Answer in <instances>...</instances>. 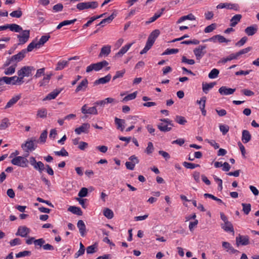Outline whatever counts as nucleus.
<instances>
[{
    "label": "nucleus",
    "mask_w": 259,
    "mask_h": 259,
    "mask_svg": "<svg viewBox=\"0 0 259 259\" xmlns=\"http://www.w3.org/2000/svg\"><path fill=\"white\" fill-rule=\"evenodd\" d=\"M35 68L31 66H25L22 67L17 71V74L19 76L22 83L24 82L23 79L24 77H29L32 75V72L34 71Z\"/></svg>",
    "instance_id": "1"
},
{
    "label": "nucleus",
    "mask_w": 259,
    "mask_h": 259,
    "mask_svg": "<svg viewBox=\"0 0 259 259\" xmlns=\"http://www.w3.org/2000/svg\"><path fill=\"white\" fill-rule=\"evenodd\" d=\"M27 154L25 157L23 156H16L11 160V163L14 165L22 167H27L28 166V163L29 160H27L26 157L28 156Z\"/></svg>",
    "instance_id": "2"
},
{
    "label": "nucleus",
    "mask_w": 259,
    "mask_h": 259,
    "mask_svg": "<svg viewBox=\"0 0 259 259\" xmlns=\"http://www.w3.org/2000/svg\"><path fill=\"white\" fill-rule=\"evenodd\" d=\"M108 64V62L105 60L97 63L92 64L87 67L86 72L89 73L93 70H95L96 71H99L102 69L104 67L107 66Z\"/></svg>",
    "instance_id": "3"
},
{
    "label": "nucleus",
    "mask_w": 259,
    "mask_h": 259,
    "mask_svg": "<svg viewBox=\"0 0 259 259\" xmlns=\"http://www.w3.org/2000/svg\"><path fill=\"white\" fill-rule=\"evenodd\" d=\"M98 3L96 1L82 2L76 5V8L80 11L88 9H96L98 7Z\"/></svg>",
    "instance_id": "4"
},
{
    "label": "nucleus",
    "mask_w": 259,
    "mask_h": 259,
    "mask_svg": "<svg viewBox=\"0 0 259 259\" xmlns=\"http://www.w3.org/2000/svg\"><path fill=\"white\" fill-rule=\"evenodd\" d=\"M45 240L43 238H40L36 239L34 241V244L35 246H38L37 247V249H39L42 247L45 250H54V247L49 243L45 244Z\"/></svg>",
    "instance_id": "5"
},
{
    "label": "nucleus",
    "mask_w": 259,
    "mask_h": 259,
    "mask_svg": "<svg viewBox=\"0 0 259 259\" xmlns=\"http://www.w3.org/2000/svg\"><path fill=\"white\" fill-rule=\"evenodd\" d=\"M36 142V139L34 137L26 141L25 143L21 145L22 148L29 154V152H32L35 150L36 146H35L34 143Z\"/></svg>",
    "instance_id": "6"
},
{
    "label": "nucleus",
    "mask_w": 259,
    "mask_h": 259,
    "mask_svg": "<svg viewBox=\"0 0 259 259\" xmlns=\"http://www.w3.org/2000/svg\"><path fill=\"white\" fill-rule=\"evenodd\" d=\"M29 162L30 165L33 166L34 169L38 171L39 173H41L45 169L44 164L41 161L37 162L34 157H30L29 158Z\"/></svg>",
    "instance_id": "7"
},
{
    "label": "nucleus",
    "mask_w": 259,
    "mask_h": 259,
    "mask_svg": "<svg viewBox=\"0 0 259 259\" xmlns=\"http://www.w3.org/2000/svg\"><path fill=\"white\" fill-rule=\"evenodd\" d=\"M21 33L17 35V38L19 39L18 44L20 45H23L27 42L30 37V30H24L21 31Z\"/></svg>",
    "instance_id": "8"
},
{
    "label": "nucleus",
    "mask_w": 259,
    "mask_h": 259,
    "mask_svg": "<svg viewBox=\"0 0 259 259\" xmlns=\"http://www.w3.org/2000/svg\"><path fill=\"white\" fill-rule=\"evenodd\" d=\"M3 79H5L4 81L5 83L8 84H19L21 85L22 84V82L21 81V79H20L19 76H14L12 77H7L4 76L3 77Z\"/></svg>",
    "instance_id": "9"
},
{
    "label": "nucleus",
    "mask_w": 259,
    "mask_h": 259,
    "mask_svg": "<svg viewBox=\"0 0 259 259\" xmlns=\"http://www.w3.org/2000/svg\"><path fill=\"white\" fill-rule=\"evenodd\" d=\"M206 48V46L201 45L198 46L193 50L194 54L196 58V59L200 60L202 57L205 54V52L204 50Z\"/></svg>",
    "instance_id": "10"
},
{
    "label": "nucleus",
    "mask_w": 259,
    "mask_h": 259,
    "mask_svg": "<svg viewBox=\"0 0 259 259\" xmlns=\"http://www.w3.org/2000/svg\"><path fill=\"white\" fill-rule=\"evenodd\" d=\"M217 9H224L226 8L230 10H234L235 11H238L239 9V6L237 4H232V3H220L217 6Z\"/></svg>",
    "instance_id": "11"
},
{
    "label": "nucleus",
    "mask_w": 259,
    "mask_h": 259,
    "mask_svg": "<svg viewBox=\"0 0 259 259\" xmlns=\"http://www.w3.org/2000/svg\"><path fill=\"white\" fill-rule=\"evenodd\" d=\"M90 125L88 123H84L79 127L76 128L74 130L75 133L77 135H80L82 133L87 134L89 132Z\"/></svg>",
    "instance_id": "12"
},
{
    "label": "nucleus",
    "mask_w": 259,
    "mask_h": 259,
    "mask_svg": "<svg viewBox=\"0 0 259 259\" xmlns=\"http://www.w3.org/2000/svg\"><path fill=\"white\" fill-rule=\"evenodd\" d=\"M26 54V49L21 50L17 54L11 57V60H13L14 62L17 63L25 57Z\"/></svg>",
    "instance_id": "13"
},
{
    "label": "nucleus",
    "mask_w": 259,
    "mask_h": 259,
    "mask_svg": "<svg viewBox=\"0 0 259 259\" xmlns=\"http://www.w3.org/2000/svg\"><path fill=\"white\" fill-rule=\"evenodd\" d=\"M87 105H84L81 108V112L83 114H89L97 115L98 111L95 106L87 108Z\"/></svg>",
    "instance_id": "14"
},
{
    "label": "nucleus",
    "mask_w": 259,
    "mask_h": 259,
    "mask_svg": "<svg viewBox=\"0 0 259 259\" xmlns=\"http://www.w3.org/2000/svg\"><path fill=\"white\" fill-rule=\"evenodd\" d=\"M29 233L30 229L28 228L26 226H20L18 228L16 235L22 237H26Z\"/></svg>",
    "instance_id": "15"
},
{
    "label": "nucleus",
    "mask_w": 259,
    "mask_h": 259,
    "mask_svg": "<svg viewBox=\"0 0 259 259\" xmlns=\"http://www.w3.org/2000/svg\"><path fill=\"white\" fill-rule=\"evenodd\" d=\"M160 34V31L158 29H155L149 35L147 42L151 45H153L156 39V38L159 36Z\"/></svg>",
    "instance_id": "16"
},
{
    "label": "nucleus",
    "mask_w": 259,
    "mask_h": 259,
    "mask_svg": "<svg viewBox=\"0 0 259 259\" xmlns=\"http://www.w3.org/2000/svg\"><path fill=\"white\" fill-rule=\"evenodd\" d=\"M236 244L238 246L239 244L242 245H246L249 244V237L248 236H241L236 237Z\"/></svg>",
    "instance_id": "17"
},
{
    "label": "nucleus",
    "mask_w": 259,
    "mask_h": 259,
    "mask_svg": "<svg viewBox=\"0 0 259 259\" xmlns=\"http://www.w3.org/2000/svg\"><path fill=\"white\" fill-rule=\"evenodd\" d=\"M235 91V89L229 88L226 86H223L219 89V92L222 95H232Z\"/></svg>",
    "instance_id": "18"
},
{
    "label": "nucleus",
    "mask_w": 259,
    "mask_h": 259,
    "mask_svg": "<svg viewBox=\"0 0 259 259\" xmlns=\"http://www.w3.org/2000/svg\"><path fill=\"white\" fill-rule=\"evenodd\" d=\"M222 246L226 249L227 252H228L230 253L235 254L239 252L238 250L234 249L229 242L225 241L223 242Z\"/></svg>",
    "instance_id": "19"
},
{
    "label": "nucleus",
    "mask_w": 259,
    "mask_h": 259,
    "mask_svg": "<svg viewBox=\"0 0 259 259\" xmlns=\"http://www.w3.org/2000/svg\"><path fill=\"white\" fill-rule=\"evenodd\" d=\"M133 44V43L128 44L122 47L121 49L119 51V52L115 54V57L117 58L122 57L124 54H125L127 52V51L130 49V48L131 47Z\"/></svg>",
    "instance_id": "20"
},
{
    "label": "nucleus",
    "mask_w": 259,
    "mask_h": 259,
    "mask_svg": "<svg viewBox=\"0 0 259 259\" xmlns=\"http://www.w3.org/2000/svg\"><path fill=\"white\" fill-rule=\"evenodd\" d=\"M77 226L79 229V233L82 237H84L86 235V227L82 220H79L77 222Z\"/></svg>",
    "instance_id": "21"
},
{
    "label": "nucleus",
    "mask_w": 259,
    "mask_h": 259,
    "mask_svg": "<svg viewBox=\"0 0 259 259\" xmlns=\"http://www.w3.org/2000/svg\"><path fill=\"white\" fill-rule=\"evenodd\" d=\"M209 41L215 42L216 40H218V41L220 43L223 42H228L230 41V40L227 39L225 37H224L223 36L218 34L213 36L211 38H210L208 39Z\"/></svg>",
    "instance_id": "22"
},
{
    "label": "nucleus",
    "mask_w": 259,
    "mask_h": 259,
    "mask_svg": "<svg viewBox=\"0 0 259 259\" xmlns=\"http://www.w3.org/2000/svg\"><path fill=\"white\" fill-rule=\"evenodd\" d=\"M88 85L87 79H83L81 82L77 86L75 89V92L78 93L81 91H85Z\"/></svg>",
    "instance_id": "23"
},
{
    "label": "nucleus",
    "mask_w": 259,
    "mask_h": 259,
    "mask_svg": "<svg viewBox=\"0 0 259 259\" xmlns=\"http://www.w3.org/2000/svg\"><path fill=\"white\" fill-rule=\"evenodd\" d=\"M111 78V75L108 74L103 77L100 78L99 79L95 80L94 83V85L106 83L110 80Z\"/></svg>",
    "instance_id": "24"
},
{
    "label": "nucleus",
    "mask_w": 259,
    "mask_h": 259,
    "mask_svg": "<svg viewBox=\"0 0 259 259\" xmlns=\"http://www.w3.org/2000/svg\"><path fill=\"white\" fill-rule=\"evenodd\" d=\"M257 26L256 25H253L246 27L244 31L248 36H252L257 32Z\"/></svg>",
    "instance_id": "25"
},
{
    "label": "nucleus",
    "mask_w": 259,
    "mask_h": 259,
    "mask_svg": "<svg viewBox=\"0 0 259 259\" xmlns=\"http://www.w3.org/2000/svg\"><path fill=\"white\" fill-rule=\"evenodd\" d=\"M62 90V89H56L55 90H54L53 92L49 94L46 97V98H44V100H50L55 99L56 97L60 93Z\"/></svg>",
    "instance_id": "26"
},
{
    "label": "nucleus",
    "mask_w": 259,
    "mask_h": 259,
    "mask_svg": "<svg viewBox=\"0 0 259 259\" xmlns=\"http://www.w3.org/2000/svg\"><path fill=\"white\" fill-rule=\"evenodd\" d=\"M164 10V9L162 8L160 10V12H157L156 13H155L153 17L150 18L148 21L145 22V24L146 25H148L152 22H154L155 20H156L158 18H159L161 16V15H162Z\"/></svg>",
    "instance_id": "27"
},
{
    "label": "nucleus",
    "mask_w": 259,
    "mask_h": 259,
    "mask_svg": "<svg viewBox=\"0 0 259 259\" xmlns=\"http://www.w3.org/2000/svg\"><path fill=\"white\" fill-rule=\"evenodd\" d=\"M110 52L111 46L109 45L104 46L101 48L99 57H102L103 56H107Z\"/></svg>",
    "instance_id": "28"
},
{
    "label": "nucleus",
    "mask_w": 259,
    "mask_h": 259,
    "mask_svg": "<svg viewBox=\"0 0 259 259\" xmlns=\"http://www.w3.org/2000/svg\"><path fill=\"white\" fill-rule=\"evenodd\" d=\"M251 136L247 130H243L242 134L241 140L243 143H247L251 140Z\"/></svg>",
    "instance_id": "29"
},
{
    "label": "nucleus",
    "mask_w": 259,
    "mask_h": 259,
    "mask_svg": "<svg viewBox=\"0 0 259 259\" xmlns=\"http://www.w3.org/2000/svg\"><path fill=\"white\" fill-rule=\"evenodd\" d=\"M242 18L241 14H236L234 15L230 20V26L235 27L240 21Z\"/></svg>",
    "instance_id": "30"
},
{
    "label": "nucleus",
    "mask_w": 259,
    "mask_h": 259,
    "mask_svg": "<svg viewBox=\"0 0 259 259\" xmlns=\"http://www.w3.org/2000/svg\"><path fill=\"white\" fill-rule=\"evenodd\" d=\"M115 101L114 99L112 98H107L103 100L97 101L95 103L96 105L104 106L106 104L112 103Z\"/></svg>",
    "instance_id": "31"
},
{
    "label": "nucleus",
    "mask_w": 259,
    "mask_h": 259,
    "mask_svg": "<svg viewBox=\"0 0 259 259\" xmlns=\"http://www.w3.org/2000/svg\"><path fill=\"white\" fill-rule=\"evenodd\" d=\"M186 20H192V21L195 20L196 17L194 16V15L193 14H192V13H190L187 15L184 16L180 17L179 19V20H178V21L177 22V23L178 24H179V23H180L182 22L183 21H184Z\"/></svg>",
    "instance_id": "32"
},
{
    "label": "nucleus",
    "mask_w": 259,
    "mask_h": 259,
    "mask_svg": "<svg viewBox=\"0 0 259 259\" xmlns=\"http://www.w3.org/2000/svg\"><path fill=\"white\" fill-rule=\"evenodd\" d=\"M21 96L18 95L13 97L11 98L9 101L7 103V105L5 106V108H9L12 107L13 105L17 102V101L20 99Z\"/></svg>",
    "instance_id": "33"
},
{
    "label": "nucleus",
    "mask_w": 259,
    "mask_h": 259,
    "mask_svg": "<svg viewBox=\"0 0 259 259\" xmlns=\"http://www.w3.org/2000/svg\"><path fill=\"white\" fill-rule=\"evenodd\" d=\"M221 227L226 232H234L233 226L230 222L221 224Z\"/></svg>",
    "instance_id": "34"
},
{
    "label": "nucleus",
    "mask_w": 259,
    "mask_h": 259,
    "mask_svg": "<svg viewBox=\"0 0 259 259\" xmlns=\"http://www.w3.org/2000/svg\"><path fill=\"white\" fill-rule=\"evenodd\" d=\"M8 28L10 29L11 31L15 32H20L23 30L21 26L14 23L8 24Z\"/></svg>",
    "instance_id": "35"
},
{
    "label": "nucleus",
    "mask_w": 259,
    "mask_h": 259,
    "mask_svg": "<svg viewBox=\"0 0 259 259\" xmlns=\"http://www.w3.org/2000/svg\"><path fill=\"white\" fill-rule=\"evenodd\" d=\"M68 210L71 212L73 214H75L78 215H81L82 214V211L81 209L75 206H71L68 208Z\"/></svg>",
    "instance_id": "36"
},
{
    "label": "nucleus",
    "mask_w": 259,
    "mask_h": 259,
    "mask_svg": "<svg viewBox=\"0 0 259 259\" xmlns=\"http://www.w3.org/2000/svg\"><path fill=\"white\" fill-rule=\"evenodd\" d=\"M215 82H211V83H202V90L205 93L207 94L209 90L213 88L215 85Z\"/></svg>",
    "instance_id": "37"
},
{
    "label": "nucleus",
    "mask_w": 259,
    "mask_h": 259,
    "mask_svg": "<svg viewBox=\"0 0 259 259\" xmlns=\"http://www.w3.org/2000/svg\"><path fill=\"white\" fill-rule=\"evenodd\" d=\"M69 63L68 61H60L57 64V66L55 68V70L58 71L64 69Z\"/></svg>",
    "instance_id": "38"
},
{
    "label": "nucleus",
    "mask_w": 259,
    "mask_h": 259,
    "mask_svg": "<svg viewBox=\"0 0 259 259\" xmlns=\"http://www.w3.org/2000/svg\"><path fill=\"white\" fill-rule=\"evenodd\" d=\"M38 49L39 48L37 42V40H33L31 42H30L28 46H27V49L26 50V53L31 52L33 49Z\"/></svg>",
    "instance_id": "39"
},
{
    "label": "nucleus",
    "mask_w": 259,
    "mask_h": 259,
    "mask_svg": "<svg viewBox=\"0 0 259 259\" xmlns=\"http://www.w3.org/2000/svg\"><path fill=\"white\" fill-rule=\"evenodd\" d=\"M115 124L117 125V128L120 129L121 131H123L124 128V124L125 121L123 119H119L117 117L115 118Z\"/></svg>",
    "instance_id": "40"
},
{
    "label": "nucleus",
    "mask_w": 259,
    "mask_h": 259,
    "mask_svg": "<svg viewBox=\"0 0 259 259\" xmlns=\"http://www.w3.org/2000/svg\"><path fill=\"white\" fill-rule=\"evenodd\" d=\"M237 59L236 55L235 53L231 54L229 56H228L226 58H222L220 61V62H221L222 63H226L228 61H230L233 60Z\"/></svg>",
    "instance_id": "41"
},
{
    "label": "nucleus",
    "mask_w": 259,
    "mask_h": 259,
    "mask_svg": "<svg viewBox=\"0 0 259 259\" xmlns=\"http://www.w3.org/2000/svg\"><path fill=\"white\" fill-rule=\"evenodd\" d=\"M158 128L162 132H169L171 130V127H169L168 125H165L163 123H159L157 125Z\"/></svg>",
    "instance_id": "42"
},
{
    "label": "nucleus",
    "mask_w": 259,
    "mask_h": 259,
    "mask_svg": "<svg viewBox=\"0 0 259 259\" xmlns=\"http://www.w3.org/2000/svg\"><path fill=\"white\" fill-rule=\"evenodd\" d=\"M50 38V35H43L41 37L39 41H37L39 47L42 46Z\"/></svg>",
    "instance_id": "43"
},
{
    "label": "nucleus",
    "mask_w": 259,
    "mask_h": 259,
    "mask_svg": "<svg viewBox=\"0 0 259 259\" xmlns=\"http://www.w3.org/2000/svg\"><path fill=\"white\" fill-rule=\"evenodd\" d=\"M10 125V123L8 118H5L2 120L1 123L0 124V130H5Z\"/></svg>",
    "instance_id": "44"
},
{
    "label": "nucleus",
    "mask_w": 259,
    "mask_h": 259,
    "mask_svg": "<svg viewBox=\"0 0 259 259\" xmlns=\"http://www.w3.org/2000/svg\"><path fill=\"white\" fill-rule=\"evenodd\" d=\"M242 210L244 213L247 215L249 214V212L251 210V206L250 203H242Z\"/></svg>",
    "instance_id": "45"
},
{
    "label": "nucleus",
    "mask_w": 259,
    "mask_h": 259,
    "mask_svg": "<svg viewBox=\"0 0 259 259\" xmlns=\"http://www.w3.org/2000/svg\"><path fill=\"white\" fill-rule=\"evenodd\" d=\"M79 247H80L79 249L74 254L75 258L78 257L79 256L82 255L84 253L85 248H84V246H83V244L81 242H80L79 244Z\"/></svg>",
    "instance_id": "46"
},
{
    "label": "nucleus",
    "mask_w": 259,
    "mask_h": 259,
    "mask_svg": "<svg viewBox=\"0 0 259 259\" xmlns=\"http://www.w3.org/2000/svg\"><path fill=\"white\" fill-rule=\"evenodd\" d=\"M103 214L108 219L113 218L114 216L113 212L109 208H106L103 211Z\"/></svg>",
    "instance_id": "47"
},
{
    "label": "nucleus",
    "mask_w": 259,
    "mask_h": 259,
    "mask_svg": "<svg viewBox=\"0 0 259 259\" xmlns=\"http://www.w3.org/2000/svg\"><path fill=\"white\" fill-rule=\"evenodd\" d=\"M219 72L220 71L218 69L214 68L208 74V77L211 79L215 78L218 76Z\"/></svg>",
    "instance_id": "48"
},
{
    "label": "nucleus",
    "mask_w": 259,
    "mask_h": 259,
    "mask_svg": "<svg viewBox=\"0 0 259 259\" xmlns=\"http://www.w3.org/2000/svg\"><path fill=\"white\" fill-rule=\"evenodd\" d=\"M16 67V64L14 65H12L9 67L6 68L4 71V73L6 75H11L13 74L15 71V68Z\"/></svg>",
    "instance_id": "49"
},
{
    "label": "nucleus",
    "mask_w": 259,
    "mask_h": 259,
    "mask_svg": "<svg viewBox=\"0 0 259 259\" xmlns=\"http://www.w3.org/2000/svg\"><path fill=\"white\" fill-rule=\"evenodd\" d=\"M252 49V48L250 47H247L246 48L243 49L239 51V52H237L236 53H235L236 55V56L237 58L238 59V57L243 54H245L246 53H247L249 52Z\"/></svg>",
    "instance_id": "50"
},
{
    "label": "nucleus",
    "mask_w": 259,
    "mask_h": 259,
    "mask_svg": "<svg viewBox=\"0 0 259 259\" xmlns=\"http://www.w3.org/2000/svg\"><path fill=\"white\" fill-rule=\"evenodd\" d=\"M175 121L181 125H184L187 123L185 118L182 116L177 115L176 116Z\"/></svg>",
    "instance_id": "51"
},
{
    "label": "nucleus",
    "mask_w": 259,
    "mask_h": 259,
    "mask_svg": "<svg viewBox=\"0 0 259 259\" xmlns=\"http://www.w3.org/2000/svg\"><path fill=\"white\" fill-rule=\"evenodd\" d=\"M137 92H135L125 96L122 100L123 102H127L135 99L137 96Z\"/></svg>",
    "instance_id": "52"
},
{
    "label": "nucleus",
    "mask_w": 259,
    "mask_h": 259,
    "mask_svg": "<svg viewBox=\"0 0 259 259\" xmlns=\"http://www.w3.org/2000/svg\"><path fill=\"white\" fill-rule=\"evenodd\" d=\"M10 15L12 17L19 18L22 16V12L21 11V9L19 8L17 10L13 11Z\"/></svg>",
    "instance_id": "53"
},
{
    "label": "nucleus",
    "mask_w": 259,
    "mask_h": 259,
    "mask_svg": "<svg viewBox=\"0 0 259 259\" xmlns=\"http://www.w3.org/2000/svg\"><path fill=\"white\" fill-rule=\"evenodd\" d=\"M179 52L178 49H167L162 54V55H167L174 54H177Z\"/></svg>",
    "instance_id": "54"
},
{
    "label": "nucleus",
    "mask_w": 259,
    "mask_h": 259,
    "mask_svg": "<svg viewBox=\"0 0 259 259\" xmlns=\"http://www.w3.org/2000/svg\"><path fill=\"white\" fill-rule=\"evenodd\" d=\"M183 165L187 168L194 169L196 167H199L200 165L198 164H195L193 163H189L187 162H183Z\"/></svg>",
    "instance_id": "55"
},
{
    "label": "nucleus",
    "mask_w": 259,
    "mask_h": 259,
    "mask_svg": "<svg viewBox=\"0 0 259 259\" xmlns=\"http://www.w3.org/2000/svg\"><path fill=\"white\" fill-rule=\"evenodd\" d=\"M217 27V24L215 23H212L211 24L205 27L204 29V32L205 33H209L212 31H213Z\"/></svg>",
    "instance_id": "56"
},
{
    "label": "nucleus",
    "mask_w": 259,
    "mask_h": 259,
    "mask_svg": "<svg viewBox=\"0 0 259 259\" xmlns=\"http://www.w3.org/2000/svg\"><path fill=\"white\" fill-rule=\"evenodd\" d=\"M114 16L113 14L111 15L110 16H109L108 18L103 19L100 23L98 24V25H102V26L104 25V24L106 23H110L113 19H114Z\"/></svg>",
    "instance_id": "57"
},
{
    "label": "nucleus",
    "mask_w": 259,
    "mask_h": 259,
    "mask_svg": "<svg viewBox=\"0 0 259 259\" xmlns=\"http://www.w3.org/2000/svg\"><path fill=\"white\" fill-rule=\"evenodd\" d=\"M47 110L45 108L39 109L37 111V116L40 118H45L47 116Z\"/></svg>",
    "instance_id": "58"
},
{
    "label": "nucleus",
    "mask_w": 259,
    "mask_h": 259,
    "mask_svg": "<svg viewBox=\"0 0 259 259\" xmlns=\"http://www.w3.org/2000/svg\"><path fill=\"white\" fill-rule=\"evenodd\" d=\"M97 245L95 244L89 246L87 248V253L88 254H92L96 251Z\"/></svg>",
    "instance_id": "59"
},
{
    "label": "nucleus",
    "mask_w": 259,
    "mask_h": 259,
    "mask_svg": "<svg viewBox=\"0 0 259 259\" xmlns=\"http://www.w3.org/2000/svg\"><path fill=\"white\" fill-rule=\"evenodd\" d=\"M54 153L57 156H68V152L64 148H62L61 150L59 151H55Z\"/></svg>",
    "instance_id": "60"
},
{
    "label": "nucleus",
    "mask_w": 259,
    "mask_h": 259,
    "mask_svg": "<svg viewBox=\"0 0 259 259\" xmlns=\"http://www.w3.org/2000/svg\"><path fill=\"white\" fill-rule=\"evenodd\" d=\"M219 128L223 135H225L229 130V126L227 125L220 124Z\"/></svg>",
    "instance_id": "61"
},
{
    "label": "nucleus",
    "mask_w": 259,
    "mask_h": 259,
    "mask_svg": "<svg viewBox=\"0 0 259 259\" xmlns=\"http://www.w3.org/2000/svg\"><path fill=\"white\" fill-rule=\"evenodd\" d=\"M206 101V98L205 97H202L200 100H197L196 103L199 105L200 109H202L203 106V108H205V103Z\"/></svg>",
    "instance_id": "62"
},
{
    "label": "nucleus",
    "mask_w": 259,
    "mask_h": 259,
    "mask_svg": "<svg viewBox=\"0 0 259 259\" xmlns=\"http://www.w3.org/2000/svg\"><path fill=\"white\" fill-rule=\"evenodd\" d=\"M45 68H42L37 70L36 74L34 75V77L35 78H39L42 75H45Z\"/></svg>",
    "instance_id": "63"
},
{
    "label": "nucleus",
    "mask_w": 259,
    "mask_h": 259,
    "mask_svg": "<svg viewBox=\"0 0 259 259\" xmlns=\"http://www.w3.org/2000/svg\"><path fill=\"white\" fill-rule=\"evenodd\" d=\"M154 151V147L152 142H149L148 143V146L146 149L145 152L148 154H151Z\"/></svg>",
    "instance_id": "64"
}]
</instances>
